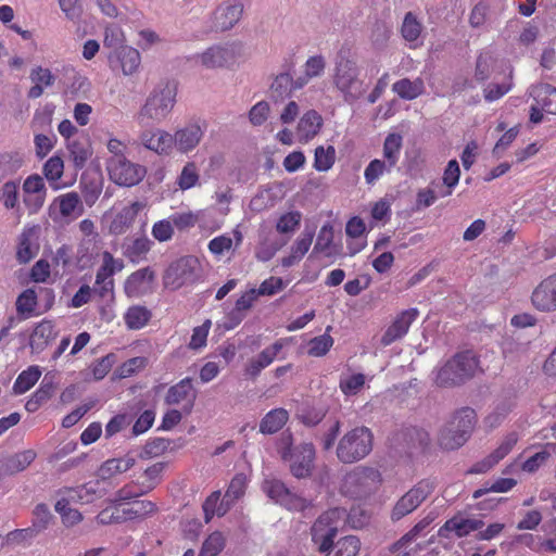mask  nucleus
<instances>
[{"mask_svg": "<svg viewBox=\"0 0 556 556\" xmlns=\"http://www.w3.org/2000/svg\"><path fill=\"white\" fill-rule=\"evenodd\" d=\"M333 84L343 93L346 101L358 99L362 94L363 81L358 78L356 63L349 59H340L336 63Z\"/></svg>", "mask_w": 556, "mask_h": 556, "instance_id": "39448f33", "label": "nucleus"}, {"mask_svg": "<svg viewBox=\"0 0 556 556\" xmlns=\"http://www.w3.org/2000/svg\"><path fill=\"white\" fill-rule=\"evenodd\" d=\"M402 144L403 138L400 134L392 132L386 137L382 153L383 161L387 162L389 168L396 166L400 160Z\"/></svg>", "mask_w": 556, "mask_h": 556, "instance_id": "a19ab883", "label": "nucleus"}, {"mask_svg": "<svg viewBox=\"0 0 556 556\" xmlns=\"http://www.w3.org/2000/svg\"><path fill=\"white\" fill-rule=\"evenodd\" d=\"M203 137V130L198 124H190L186 127L178 129L174 138V146L182 152H189L193 150L201 141Z\"/></svg>", "mask_w": 556, "mask_h": 556, "instance_id": "cd10ccee", "label": "nucleus"}, {"mask_svg": "<svg viewBox=\"0 0 556 556\" xmlns=\"http://www.w3.org/2000/svg\"><path fill=\"white\" fill-rule=\"evenodd\" d=\"M156 510L154 503L150 501H136L129 508L116 507L106 519L108 511L104 510L99 515L101 522H124L136 518H144Z\"/></svg>", "mask_w": 556, "mask_h": 556, "instance_id": "ddd939ff", "label": "nucleus"}, {"mask_svg": "<svg viewBox=\"0 0 556 556\" xmlns=\"http://www.w3.org/2000/svg\"><path fill=\"white\" fill-rule=\"evenodd\" d=\"M59 211L62 216L70 217L77 210H81V201L76 192H67L56 198Z\"/></svg>", "mask_w": 556, "mask_h": 556, "instance_id": "603ef678", "label": "nucleus"}, {"mask_svg": "<svg viewBox=\"0 0 556 556\" xmlns=\"http://www.w3.org/2000/svg\"><path fill=\"white\" fill-rule=\"evenodd\" d=\"M199 262L197 258L187 256L174 262L165 273L164 282L166 287L174 290L193 283L198 278Z\"/></svg>", "mask_w": 556, "mask_h": 556, "instance_id": "6e6552de", "label": "nucleus"}, {"mask_svg": "<svg viewBox=\"0 0 556 556\" xmlns=\"http://www.w3.org/2000/svg\"><path fill=\"white\" fill-rule=\"evenodd\" d=\"M334 160L336 151L332 146H329L327 149L319 146L315 149L313 166L318 172H327L333 166Z\"/></svg>", "mask_w": 556, "mask_h": 556, "instance_id": "09e8293b", "label": "nucleus"}, {"mask_svg": "<svg viewBox=\"0 0 556 556\" xmlns=\"http://www.w3.org/2000/svg\"><path fill=\"white\" fill-rule=\"evenodd\" d=\"M226 540L222 532L211 533L203 542L199 556H217L225 547Z\"/></svg>", "mask_w": 556, "mask_h": 556, "instance_id": "3c124183", "label": "nucleus"}, {"mask_svg": "<svg viewBox=\"0 0 556 556\" xmlns=\"http://www.w3.org/2000/svg\"><path fill=\"white\" fill-rule=\"evenodd\" d=\"M41 376V370L38 366H29L27 369L23 370L13 383V393L14 394H24L29 391L39 380Z\"/></svg>", "mask_w": 556, "mask_h": 556, "instance_id": "a18cd8bd", "label": "nucleus"}, {"mask_svg": "<svg viewBox=\"0 0 556 556\" xmlns=\"http://www.w3.org/2000/svg\"><path fill=\"white\" fill-rule=\"evenodd\" d=\"M257 298L256 289L253 288L242 293L236 301L235 311L231 313V315L236 317V325H238L243 318L241 313L250 309Z\"/></svg>", "mask_w": 556, "mask_h": 556, "instance_id": "4d7b16f0", "label": "nucleus"}, {"mask_svg": "<svg viewBox=\"0 0 556 556\" xmlns=\"http://www.w3.org/2000/svg\"><path fill=\"white\" fill-rule=\"evenodd\" d=\"M301 219L298 211L285 213L278 218L276 229L280 233H291L300 226Z\"/></svg>", "mask_w": 556, "mask_h": 556, "instance_id": "680f3d73", "label": "nucleus"}, {"mask_svg": "<svg viewBox=\"0 0 556 556\" xmlns=\"http://www.w3.org/2000/svg\"><path fill=\"white\" fill-rule=\"evenodd\" d=\"M333 345V339L328 333L315 337L308 342V355L320 357L326 355Z\"/></svg>", "mask_w": 556, "mask_h": 556, "instance_id": "6e6d98bb", "label": "nucleus"}, {"mask_svg": "<svg viewBox=\"0 0 556 556\" xmlns=\"http://www.w3.org/2000/svg\"><path fill=\"white\" fill-rule=\"evenodd\" d=\"M110 179L118 186L131 187L138 185L146 176V168L127 160L106 163Z\"/></svg>", "mask_w": 556, "mask_h": 556, "instance_id": "9d476101", "label": "nucleus"}, {"mask_svg": "<svg viewBox=\"0 0 556 556\" xmlns=\"http://www.w3.org/2000/svg\"><path fill=\"white\" fill-rule=\"evenodd\" d=\"M155 278L150 267L131 273L124 282V292L128 298H139L151 291Z\"/></svg>", "mask_w": 556, "mask_h": 556, "instance_id": "dca6fc26", "label": "nucleus"}, {"mask_svg": "<svg viewBox=\"0 0 556 556\" xmlns=\"http://www.w3.org/2000/svg\"><path fill=\"white\" fill-rule=\"evenodd\" d=\"M36 231L33 228L24 229L18 238L16 258L20 263L26 264L38 253Z\"/></svg>", "mask_w": 556, "mask_h": 556, "instance_id": "2f4dec72", "label": "nucleus"}, {"mask_svg": "<svg viewBox=\"0 0 556 556\" xmlns=\"http://www.w3.org/2000/svg\"><path fill=\"white\" fill-rule=\"evenodd\" d=\"M200 214L201 212L193 213L188 211L172 214L169 217L173 222L174 228L182 231L194 227L200 220Z\"/></svg>", "mask_w": 556, "mask_h": 556, "instance_id": "052dcab7", "label": "nucleus"}, {"mask_svg": "<svg viewBox=\"0 0 556 556\" xmlns=\"http://www.w3.org/2000/svg\"><path fill=\"white\" fill-rule=\"evenodd\" d=\"M197 395L198 392L193 387L192 379L186 377L167 390L164 403L167 406H176L185 415H189L194 407Z\"/></svg>", "mask_w": 556, "mask_h": 556, "instance_id": "1a4fd4ad", "label": "nucleus"}, {"mask_svg": "<svg viewBox=\"0 0 556 556\" xmlns=\"http://www.w3.org/2000/svg\"><path fill=\"white\" fill-rule=\"evenodd\" d=\"M348 511L336 507L321 514L311 529L312 540L318 546L319 552H327L332 547L338 532L346 523Z\"/></svg>", "mask_w": 556, "mask_h": 556, "instance_id": "7ed1b4c3", "label": "nucleus"}, {"mask_svg": "<svg viewBox=\"0 0 556 556\" xmlns=\"http://www.w3.org/2000/svg\"><path fill=\"white\" fill-rule=\"evenodd\" d=\"M374 434L367 427H356L339 442L337 452H371Z\"/></svg>", "mask_w": 556, "mask_h": 556, "instance_id": "4468645a", "label": "nucleus"}, {"mask_svg": "<svg viewBox=\"0 0 556 556\" xmlns=\"http://www.w3.org/2000/svg\"><path fill=\"white\" fill-rule=\"evenodd\" d=\"M460 179V167L457 160H450L442 175V187L439 189L440 198L453 194Z\"/></svg>", "mask_w": 556, "mask_h": 556, "instance_id": "e433bc0d", "label": "nucleus"}, {"mask_svg": "<svg viewBox=\"0 0 556 556\" xmlns=\"http://www.w3.org/2000/svg\"><path fill=\"white\" fill-rule=\"evenodd\" d=\"M314 238V231L305 229L291 247L290 254L282 257L281 265L291 267L298 264L308 252Z\"/></svg>", "mask_w": 556, "mask_h": 556, "instance_id": "c756f323", "label": "nucleus"}, {"mask_svg": "<svg viewBox=\"0 0 556 556\" xmlns=\"http://www.w3.org/2000/svg\"><path fill=\"white\" fill-rule=\"evenodd\" d=\"M271 96L275 100L291 97L293 91L299 88L295 87V79L290 73H281L277 75L270 86Z\"/></svg>", "mask_w": 556, "mask_h": 556, "instance_id": "79ce46f5", "label": "nucleus"}, {"mask_svg": "<svg viewBox=\"0 0 556 556\" xmlns=\"http://www.w3.org/2000/svg\"><path fill=\"white\" fill-rule=\"evenodd\" d=\"M212 323L210 319H206L201 326L193 328L192 334L189 341V349L191 350H200L206 345L207 336L211 329Z\"/></svg>", "mask_w": 556, "mask_h": 556, "instance_id": "69168bd1", "label": "nucleus"}, {"mask_svg": "<svg viewBox=\"0 0 556 556\" xmlns=\"http://www.w3.org/2000/svg\"><path fill=\"white\" fill-rule=\"evenodd\" d=\"M517 484L513 478H498L490 486H484L476 490L472 494L473 498H479L489 492L504 493L511 490Z\"/></svg>", "mask_w": 556, "mask_h": 556, "instance_id": "13d9d810", "label": "nucleus"}, {"mask_svg": "<svg viewBox=\"0 0 556 556\" xmlns=\"http://www.w3.org/2000/svg\"><path fill=\"white\" fill-rule=\"evenodd\" d=\"M148 358L144 356H136L122 363L116 369L119 378H128L144 369L148 366Z\"/></svg>", "mask_w": 556, "mask_h": 556, "instance_id": "5fc2aeb1", "label": "nucleus"}, {"mask_svg": "<svg viewBox=\"0 0 556 556\" xmlns=\"http://www.w3.org/2000/svg\"><path fill=\"white\" fill-rule=\"evenodd\" d=\"M476 419V412L470 407L457 410L440 432V446L446 451L462 447L473 430Z\"/></svg>", "mask_w": 556, "mask_h": 556, "instance_id": "f03ea898", "label": "nucleus"}, {"mask_svg": "<svg viewBox=\"0 0 556 556\" xmlns=\"http://www.w3.org/2000/svg\"><path fill=\"white\" fill-rule=\"evenodd\" d=\"M58 331L53 321L43 319L34 328L29 344L34 352L43 351L55 338Z\"/></svg>", "mask_w": 556, "mask_h": 556, "instance_id": "bb28decb", "label": "nucleus"}, {"mask_svg": "<svg viewBox=\"0 0 556 556\" xmlns=\"http://www.w3.org/2000/svg\"><path fill=\"white\" fill-rule=\"evenodd\" d=\"M289 413L285 408H275L268 412L260 424L262 433L273 434L278 432L288 421Z\"/></svg>", "mask_w": 556, "mask_h": 556, "instance_id": "4c0bfd02", "label": "nucleus"}, {"mask_svg": "<svg viewBox=\"0 0 556 556\" xmlns=\"http://www.w3.org/2000/svg\"><path fill=\"white\" fill-rule=\"evenodd\" d=\"M55 511L60 514L62 522L66 527L78 525L83 520V515L70 506L66 498H61L55 503Z\"/></svg>", "mask_w": 556, "mask_h": 556, "instance_id": "8fccbe9b", "label": "nucleus"}, {"mask_svg": "<svg viewBox=\"0 0 556 556\" xmlns=\"http://www.w3.org/2000/svg\"><path fill=\"white\" fill-rule=\"evenodd\" d=\"M151 233L159 242H166L172 240L175 230L170 217L161 219L153 224Z\"/></svg>", "mask_w": 556, "mask_h": 556, "instance_id": "338daca9", "label": "nucleus"}, {"mask_svg": "<svg viewBox=\"0 0 556 556\" xmlns=\"http://www.w3.org/2000/svg\"><path fill=\"white\" fill-rule=\"evenodd\" d=\"M243 4L239 0H226L214 12V26L219 30L232 28L241 18Z\"/></svg>", "mask_w": 556, "mask_h": 556, "instance_id": "f3484780", "label": "nucleus"}, {"mask_svg": "<svg viewBox=\"0 0 556 556\" xmlns=\"http://www.w3.org/2000/svg\"><path fill=\"white\" fill-rule=\"evenodd\" d=\"M392 90L402 99L414 100L424 93L425 84L421 78H403L393 84Z\"/></svg>", "mask_w": 556, "mask_h": 556, "instance_id": "58836bf2", "label": "nucleus"}, {"mask_svg": "<svg viewBox=\"0 0 556 556\" xmlns=\"http://www.w3.org/2000/svg\"><path fill=\"white\" fill-rule=\"evenodd\" d=\"M418 316L419 311L417 308H408L397 314L394 320L382 334L380 340L381 345L389 346L393 342L405 337L412 324L417 319Z\"/></svg>", "mask_w": 556, "mask_h": 556, "instance_id": "f8f14e48", "label": "nucleus"}, {"mask_svg": "<svg viewBox=\"0 0 556 556\" xmlns=\"http://www.w3.org/2000/svg\"><path fill=\"white\" fill-rule=\"evenodd\" d=\"M323 126V118L315 110L307 111L299 121L296 130L301 141L313 139Z\"/></svg>", "mask_w": 556, "mask_h": 556, "instance_id": "473e14b6", "label": "nucleus"}, {"mask_svg": "<svg viewBox=\"0 0 556 556\" xmlns=\"http://www.w3.org/2000/svg\"><path fill=\"white\" fill-rule=\"evenodd\" d=\"M392 441L407 450L425 451L430 442L429 433L416 427H405L393 434Z\"/></svg>", "mask_w": 556, "mask_h": 556, "instance_id": "412c9836", "label": "nucleus"}, {"mask_svg": "<svg viewBox=\"0 0 556 556\" xmlns=\"http://www.w3.org/2000/svg\"><path fill=\"white\" fill-rule=\"evenodd\" d=\"M25 192L24 203L28 206L33 204L34 211L39 210L46 199V185L39 175H31L27 177L23 185Z\"/></svg>", "mask_w": 556, "mask_h": 556, "instance_id": "a878e982", "label": "nucleus"}, {"mask_svg": "<svg viewBox=\"0 0 556 556\" xmlns=\"http://www.w3.org/2000/svg\"><path fill=\"white\" fill-rule=\"evenodd\" d=\"M532 304L541 312L556 311V274L542 280L533 290Z\"/></svg>", "mask_w": 556, "mask_h": 556, "instance_id": "2eb2a0df", "label": "nucleus"}, {"mask_svg": "<svg viewBox=\"0 0 556 556\" xmlns=\"http://www.w3.org/2000/svg\"><path fill=\"white\" fill-rule=\"evenodd\" d=\"M361 542L355 535H346L340 539L332 547L325 553V556H356Z\"/></svg>", "mask_w": 556, "mask_h": 556, "instance_id": "c03bdc74", "label": "nucleus"}, {"mask_svg": "<svg viewBox=\"0 0 556 556\" xmlns=\"http://www.w3.org/2000/svg\"><path fill=\"white\" fill-rule=\"evenodd\" d=\"M480 370V361L471 350L456 353L437 369L434 382L439 387H456L472 379Z\"/></svg>", "mask_w": 556, "mask_h": 556, "instance_id": "f257e3e1", "label": "nucleus"}, {"mask_svg": "<svg viewBox=\"0 0 556 556\" xmlns=\"http://www.w3.org/2000/svg\"><path fill=\"white\" fill-rule=\"evenodd\" d=\"M141 143L159 154H168L174 147V138L164 130H146L140 136Z\"/></svg>", "mask_w": 556, "mask_h": 556, "instance_id": "b1692460", "label": "nucleus"}, {"mask_svg": "<svg viewBox=\"0 0 556 556\" xmlns=\"http://www.w3.org/2000/svg\"><path fill=\"white\" fill-rule=\"evenodd\" d=\"M392 168L388 167L387 162L375 159L369 162L364 172V178L367 185H374L386 172Z\"/></svg>", "mask_w": 556, "mask_h": 556, "instance_id": "0e129e2a", "label": "nucleus"}, {"mask_svg": "<svg viewBox=\"0 0 556 556\" xmlns=\"http://www.w3.org/2000/svg\"><path fill=\"white\" fill-rule=\"evenodd\" d=\"M422 31V24L418 21L416 15L412 12H407L404 16L402 26H401V35L402 37L408 41H416Z\"/></svg>", "mask_w": 556, "mask_h": 556, "instance_id": "de8ad7c7", "label": "nucleus"}, {"mask_svg": "<svg viewBox=\"0 0 556 556\" xmlns=\"http://www.w3.org/2000/svg\"><path fill=\"white\" fill-rule=\"evenodd\" d=\"M67 148L76 167H83L92 153L88 144L76 140L68 142Z\"/></svg>", "mask_w": 556, "mask_h": 556, "instance_id": "bf43d9fd", "label": "nucleus"}, {"mask_svg": "<svg viewBox=\"0 0 556 556\" xmlns=\"http://www.w3.org/2000/svg\"><path fill=\"white\" fill-rule=\"evenodd\" d=\"M141 62L138 50L131 47H122L109 54V64L113 71L121 70L124 75L134 74Z\"/></svg>", "mask_w": 556, "mask_h": 556, "instance_id": "a211bd4d", "label": "nucleus"}, {"mask_svg": "<svg viewBox=\"0 0 556 556\" xmlns=\"http://www.w3.org/2000/svg\"><path fill=\"white\" fill-rule=\"evenodd\" d=\"M282 460L298 479L309 477L315 467L314 454H282Z\"/></svg>", "mask_w": 556, "mask_h": 556, "instance_id": "c85d7f7f", "label": "nucleus"}, {"mask_svg": "<svg viewBox=\"0 0 556 556\" xmlns=\"http://www.w3.org/2000/svg\"><path fill=\"white\" fill-rule=\"evenodd\" d=\"M481 519L463 518L454 516L453 518L445 521V523L439 529V536L450 538V532H454L457 538H464L469 533L480 530L483 527Z\"/></svg>", "mask_w": 556, "mask_h": 556, "instance_id": "4be33fe9", "label": "nucleus"}, {"mask_svg": "<svg viewBox=\"0 0 556 556\" xmlns=\"http://www.w3.org/2000/svg\"><path fill=\"white\" fill-rule=\"evenodd\" d=\"M144 208V203L135 201L116 212L109 226L111 235L121 236L126 233L135 223L140 211Z\"/></svg>", "mask_w": 556, "mask_h": 556, "instance_id": "6ab92c4d", "label": "nucleus"}, {"mask_svg": "<svg viewBox=\"0 0 556 556\" xmlns=\"http://www.w3.org/2000/svg\"><path fill=\"white\" fill-rule=\"evenodd\" d=\"M366 377L364 374L357 372L340 379L339 388L346 395L357 394L365 386Z\"/></svg>", "mask_w": 556, "mask_h": 556, "instance_id": "864d4df0", "label": "nucleus"}, {"mask_svg": "<svg viewBox=\"0 0 556 556\" xmlns=\"http://www.w3.org/2000/svg\"><path fill=\"white\" fill-rule=\"evenodd\" d=\"M201 62L207 68L229 66L236 62V47H211L201 55Z\"/></svg>", "mask_w": 556, "mask_h": 556, "instance_id": "5701e85b", "label": "nucleus"}, {"mask_svg": "<svg viewBox=\"0 0 556 556\" xmlns=\"http://www.w3.org/2000/svg\"><path fill=\"white\" fill-rule=\"evenodd\" d=\"M35 459V454H1L0 473L14 475L24 470Z\"/></svg>", "mask_w": 556, "mask_h": 556, "instance_id": "72a5a7b5", "label": "nucleus"}, {"mask_svg": "<svg viewBox=\"0 0 556 556\" xmlns=\"http://www.w3.org/2000/svg\"><path fill=\"white\" fill-rule=\"evenodd\" d=\"M199 180V173L197 165L193 162L187 163L179 177H178V186L181 190H188L197 185Z\"/></svg>", "mask_w": 556, "mask_h": 556, "instance_id": "774afa93", "label": "nucleus"}, {"mask_svg": "<svg viewBox=\"0 0 556 556\" xmlns=\"http://www.w3.org/2000/svg\"><path fill=\"white\" fill-rule=\"evenodd\" d=\"M431 493V488L427 482H419L407 491L394 505L391 518L400 520L414 511Z\"/></svg>", "mask_w": 556, "mask_h": 556, "instance_id": "9b49d317", "label": "nucleus"}, {"mask_svg": "<svg viewBox=\"0 0 556 556\" xmlns=\"http://www.w3.org/2000/svg\"><path fill=\"white\" fill-rule=\"evenodd\" d=\"M176 102V87L166 84L162 89L155 90L146 101L140 111L141 118L161 122L172 112Z\"/></svg>", "mask_w": 556, "mask_h": 556, "instance_id": "423d86ee", "label": "nucleus"}, {"mask_svg": "<svg viewBox=\"0 0 556 556\" xmlns=\"http://www.w3.org/2000/svg\"><path fill=\"white\" fill-rule=\"evenodd\" d=\"M102 264L96 274V281L93 292L101 299L113 298L115 281L113 276L124 268V262L121 258H115L109 251H103Z\"/></svg>", "mask_w": 556, "mask_h": 556, "instance_id": "0eeeda50", "label": "nucleus"}, {"mask_svg": "<svg viewBox=\"0 0 556 556\" xmlns=\"http://www.w3.org/2000/svg\"><path fill=\"white\" fill-rule=\"evenodd\" d=\"M266 495L289 511L304 513L313 508L312 501L292 492L278 479H266L262 484Z\"/></svg>", "mask_w": 556, "mask_h": 556, "instance_id": "20e7f679", "label": "nucleus"}, {"mask_svg": "<svg viewBox=\"0 0 556 556\" xmlns=\"http://www.w3.org/2000/svg\"><path fill=\"white\" fill-rule=\"evenodd\" d=\"M326 68V61L323 55L309 56L304 64V73L295 78V87L303 88L313 78L320 77Z\"/></svg>", "mask_w": 556, "mask_h": 556, "instance_id": "c9c22d12", "label": "nucleus"}, {"mask_svg": "<svg viewBox=\"0 0 556 556\" xmlns=\"http://www.w3.org/2000/svg\"><path fill=\"white\" fill-rule=\"evenodd\" d=\"M153 242L146 236L139 237L123 244V255L132 264L147 260Z\"/></svg>", "mask_w": 556, "mask_h": 556, "instance_id": "7c9ffc66", "label": "nucleus"}, {"mask_svg": "<svg viewBox=\"0 0 556 556\" xmlns=\"http://www.w3.org/2000/svg\"><path fill=\"white\" fill-rule=\"evenodd\" d=\"M529 96L544 112L556 114V88L549 84L540 83L529 88Z\"/></svg>", "mask_w": 556, "mask_h": 556, "instance_id": "393cba45", "label": "nucleus"}, {"mask_svg": "<svg viewBox=\"0 0 556 556\" xmlns=\"http://www.w3.org/2000/svg\"><path fill=\"white\" fill-rule=\"evenodd\" d=\"M151 316V312L146 306L132 305L124 314V321L128 329L139 330L148 325Z\"/></svg>", "mask_w": 556, "mask_h": 556, "instance_id": "ea45409f", "label": "nucleus"}, {"mask_svg": "<svg viewBox=\"0 0 556 556\" xmlns=\"http://www.w3.org/2000/svg\"><path fill=\"white\" fill-rule=\"evenodd\" d=\"M38 295L34 289L24 290L16 299V312L24 318L34 315L37 306Z\"/></svg>", "mask_w": 556, "mask_h": 556, "instance_id": "49530a36", "label": "nucleus"}, {"mask_svg": "<svg viewBox=\"0 0 556 556\" xmlns=\"http://www.w3.org/2000/svg\"><path fill=\"white\" fill-rule=\"evenodd\" d=\"M135 459L129 457L128 454L114 457L104 462L99 470L98 476L101 480H108L118 473H123L127 471L131 466H134Z\"/></svg>", "mask_w": 556, "mask_h": 556, "instance_id": "f704fd0d", "label": "nucleus"}, {"mask_svg": "<svg viewBox=\"0 0 556 556\" xmlns=\"http://www.w3.org/2000/svg\"><path fill=\"white\" fill-rule=\"evenodd\" d=\"M64 173V162L61 156L53 155L43 165V175L50 182H56Z\"/></svg>", "mask_w": 556, "mask_h": 556, "instance_id": "e2e57ef3", "label": "nucleus"}, {"mask_svg": "<svg viewBox=\"0 0 556 556\" xmlns=\"http://www.w3.org/2000/svg\"><path fill=\"white\" fill-rule=\"evenodd\" d=\"M283 346V341L277 340L271 345L265 348L256 357L249 361L244 374L252 379L258 377L263 369L274 363Z\"/></svg>", "mask_w": 556, "mask_h": 556, "instance_id": "aec40b11", "label": "nucleus"}, {"mask_svg": "<svg viewBox=\"0 0 556 556\" xmlns=\"http://www.w3.org/2000/svg\"><path fill=\"white\" fill-rule=\"evenodd\" d=\"M100 254V247L93 239H85L77 249V265L81 268L90 267Z\"/></svg>", "mask_w": 556, "mask_h": 556, "instance_id": "37998d69", "label": "nucleus"}]
</instances>
